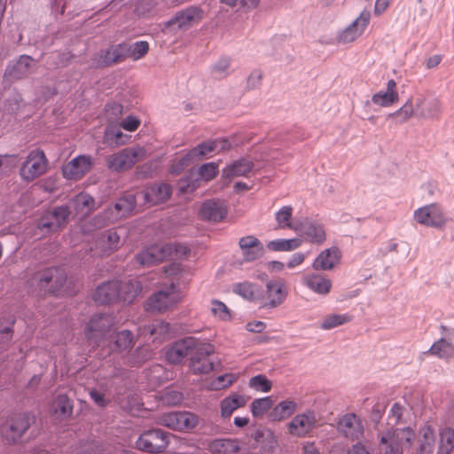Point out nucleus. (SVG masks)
<instances>
[{
    "mask_svg": "<svg viewBox=\"0 0 454 454\" xmlns=\"http://www.w3.org/2000/svg\"><path fill=\"white\" fill-rule=\"evenodd\" d=\"M67 281V273L63 268L51 267L37 270L29 279V286L39 291L57 295Z\"/></svg>",
    "mask_w": 454,
    "mask_h": 454,
    "instance_id": "f257e3e1",
    "label": "nucleus"
},
{
    "mask_svg": "<svg viewBox=\"0 0 454 454\" xmlns=\"http://www.w3.org/2000/svg\"><path fill=\"white\" fill-rule=\"evenodd\" d=\"M414 437L410 427L387 429L380 435V454H403V448L410 447Z\"/></svg>",
    "mask_w": 454,
    "mask_h": 454,
    "instance_id": "f03ea898",
    "label": "nucleus"
},
{
    "mask_svg": "<svg viewBox=\"0 0 454 454\" xmlns=\"http://www.w3.org/2000/svg\"><path fill=\"white\" fill-rule=\"evenodd\" d=\"M181 301L177 286L170 284L153 294L145 304V309L151 313H162Z\"/></svg>",
    "mask_w": 454,
    "mask_h": 454,
    "instance_id": "7ed1b4c3",
    "label": "nucleus"
},
{
    "mask_svg": "<svg viewBox=\"0 0 454 454\" xmlns=\"http://www.w3.org/2000/svg\"><path fill=\"white\" fill-rule=\"evenodd\" d=\"M145 150L140 146L126 147L107 157V168L115 172H124L130 169L136 163L142 160Z\"/></svg>",
    "mask_w": 454,
    "mask_h": 454,
    "instance_id": "20e7f679",
    "label": "nucleus"
},
{
    "mask_svg": "<svg viewBox=\"0 0 454 454\" xmlns=\"http://www.w3.org/2000/svg\"><path fill=\"white\" fill-rule=\"evenodd\" d=\"M136 204V195L132 193L125 194L116 201L114 207H107L102 215H97L94 220L101 225H105L106 223H114L126 217L134 210Z\"/></svg>",
    "mask_w": 454,
    "mask_h": 454,
    "instance_id": "39448f33",
    "label": "nucleus"
},
{
    "mask_svg": "<svg viewBox=\"0 0 454 454\" xmlns=\"http://www.w3.org/2000/svg\"><path fill=\"white\" fill-rule=\"evenodd\" d=\"M169 436L168 433L160 428L147 430L138 437L136 446L147 453H161L169 443Z\"/></svg>",
    "mask_w": 454,
    "mask_h": 454,
    "instance_id": "423d86ee",
    "label": "nucleus"
},
{
    "mask_svg": "<svg viewBox=\"0 0 454 454\" xmlns=\"http://www.w3.org/2000/svg\"><path fill=\"white\" fill-rule=\"evenodd\" d=\"M34 422V416L28 413L16 414L2 425L1 434L8 442H16Z\"/></svg>",
    "mask_w": 454,
    "mask_h": 454,
    "instance_id": "0eeeda50",
    "label": "nucleus"
},
{
    "mask_svg": "<svg viewBox=\"0 0 454 454\" xmlns=\"http://www.w3.org/2000/svg\"><path fill=\"white\" fill-rule=\"evenodd\" d=\"M47 167L48 160L44 152L41 149H35L28 153L20 168V174L23 180L33 181L43 175Z\"/></svg>",
    "mask_w": 454,
    "mask_h": 454,
    "instance_id": "6e6552de",
    "label": "nucleus"
},
{
    "mask_svg": "<svg viewBox=\"0 0 454 454\" xmlns=\"http://www.w3.org/2000/svg\"><path fill=\"white\" fill-rule=\"evenodd\" d=\"M209 344H197L190 359V368L194 374H207L214 370L215 359Z\"/></svg>",
    "mask_w": 454,
    "mask_h": 454,
    "instance_id": "1a4fd4ad",
    "label": "nucleus"
},
{
    "mask_svg": "<svg viewBox=\"0 0 454 454\" xmlns=\"http://www.w3.org/2000/svg\"><path fill=\"white\" fill-rule=\"evenodd\" d=\"M157 423L173 430H191L197 426L198 418L189 411H171L159 416Z\"/></svg>",
    "mask_w": 454,
    "mask_h": 454,
    "instance_id": "9d476101",
    "label": "nucleus"
},
{
    "mask_svg": "<svg viewBox=\"0 0 454 454\" xmlns=\"http://www.w3.org/2000/svg\"><path fill=\"white\" fill-rule=\"evenodd\" d=\"M294 231L299 233L302 240L320 246L326 239V232L323 223L317 220L305 218L296 223Z\"/></svg>",
    "mask_w": 454,
    "mask_h": 454,
    "instance_id": "9b49d317",
    "label": "nucleus"
},
{
    "mask_svg": "<svg viewBox=\"0 0 454 454\" xmlns=\"http://www.w3.org/2000/svg\"><path fill=\"white\" fill-rule=\"evenodd\" d=\"M337 431L345 439L355 442L364 437V426L356 414L349 412L338 419Z\"/></svg>",
    "mask_w": 454,
    "mask_h": 454,
    "instance_id": "f8f14e48",
    "label": "nucleus"
},
{
    "mask_svg": "<svg viewBox=\"0 0 454 454\" xmlns=\"http://www.w3.org/2000/svg\"><path fill=\"white\" fill-rule=\"evenodd\" d=\"M414 219L420 224L433 228H442L447 223L442 207L436 203L421 207L414 211Z\"/></svg>",
    "mask_w": 454,
    "mask_h": 454,
    "instance_id": "ddd939ff",
    "label": "nucleus"
},
{
    "mask_svg": "<svg viewBox=\"0 0 454 454\" xmlns=\"http://www.w3.org/2000/svg\"><path fill=\"white\" fill-rule=\"evenodd\" d=\"M129 44L119 43L112 45L106 50L98 52L92 59V65L95 67H106L114 64L122 62L128 58Z\"/></svg>",
    "mask_w": 454,
    "mask_h": 454,
    "instance_id": "4468645a",
    "label": "nucleus"
},
{
    "mask_svg": "<svg viewBox=\"0 0 454 454\" xmlns=\"http://www.w3.org/2000/svg\"><path fill=\"white\" fill-rule=\"evenodd\" d=\"M416 117L438 120L442 112V101L434 95L418 97L415 99Z\"/></svg>",
    "mask_w": 454,
    "mask_h": 454,
    "instance_id": "2eb2a0df",
    "label": "nucleus"
},
{
    "mask_svg": "<svg viewBox=\"0 0 454 454\" xmlns=\"http://www.w3.org/2000/svg\"><path fill=\"white\" fill-rule=\"evenodd\" d=\"M173 254L170 244L153 245L136 255V261L142 266L149 267L161 262Z\"/></svg>",
    "mask_w": 454,
    "mask_h": 454,
    "instance_id": "dca6fc26",
    "label": "nucleus"
},
{
    "mask_svg": "<svg viewBox=\"0 0 454 454\" xmlns=\"http://www.w3.org/2000/svg\"><path fill=\"white\" fill-rule=\"evenodd\" d=\"M124 229H109L100 232L95 240V247L102 254H110L116 251L121 243Z\"/></svg>",
    "mask_w": 454,
    "mask_h": 454,
    "instance_id": "f3484780",
    "label": "nucleus"
},
{
    "mask_svg": "<svg viewBox=\"0 0 454 454\" xmlns=\"http://www.w3.org/2000/svg\"><path fill=\"white\" fill-rule=\"evenodd\" d=\"M70 214V208L67 205L55 207L40 219L38 226L41 229L55 231L67 223Z\"/></svg>",
    "mask_w": 454,
    "mask_h": 454,
    "instance_id": "a211bd4d",
    "label": "nucleus"
},
{
    "mask_svg": "<svg viewBox=\"0 0 454 454\" xmlns=\"http://www.w3.org/2000/svg\"><path fill=\"white\" fill-rule=\"evenodd\" d=\"M371 13L368 11H363L360 15L337 36L340 43H348L356 40L364 31L369 24Z\"/></svg>",
    "mask_w": 454,
    "mask_h": 454,
    "instance_id": "6ab92c4d",
    "label": "nucleus"
},
{
    "mask_svg": "<svg viewBox=\"0 0 454 454\" xmlns=\"http://www.w3.org/2000/svg\"><path fill=\"white\" fill-rule=\"evenodd\" d=\"M198 340L186 337L176 341L166 352V358L171 364H179L188 355H192Z\"/></svg>",
    "mask_w": 454,
    "mask_h": 454,
    "instance_id": "aec40b11",
    "label": "nucleus"
},
{
    "mask_svg": "<svg viewBox=\"0 0 454 454\" xmlns=\"http://www.w3.org/2000/svg\"><path fill=\"white\" fill-rule=\"evenodd\" d=\"M316 414L312 411H307L304 413L294 416L288 426V431L295 436H305L310 433L317 426Z\"/></svg>",
    "mask_w": 454,
    "mask_h": 454,
    "instance_id": "412c9836",
    "label": "nucleus"
},
{
    "mask_svg": "<svg viewBox=\"0 0 454 454\" xmlns=\"http://www.w3.org/2000/svg\"><path fill=\"white\" fill-rule=\"evenodd\" d=\"M92 164L90 156L79 155L63 167V176L67 179L79 180L91 169Z\"/></svg>",
    "mask_w": 454,
    "mask_h": 454,
    "instance_id": "4be33fe9",
    "label": "nucleus"
},
{
    "mask_svg": "<svg viewBox=\"0 0 454 454\" xmlns=\"http://www.w3.org/2000/svg\"><path fill=\"white\" fill-rule=\"evenodd\" d=\"M172 194V186L166 183H158L147 187L144 192H138L137 196L144 199L145 202L150 205H158L167 201Z\"/></svg>",
    "mask_w": 454,
    "mask_h": 454,
    "instance_id": "5701e85b",
    "label": "nucleus"
},
{
    "mask_svg": "<svg viewBox=\"0 0 454 454\" xmlns=\"http://www.w3.org/2000/svg\"><path fill=\"white\" fill-rule=\"evenodd\" d=\"M228 213L226 203L221 200H206L200 207V216L201 219L218 223L223 220Z\"/></svg>",
    "mask_w": 454,
    "mask_h": 454,
    "instance_id": "b1692460",
    "label": "nucleus"
},
{
    "mask_svg": "<svg viewBox=\"0 0 454 454\" xmlns=\"http://www.w3.org/2000/svg\"><path fill=\"white\" fill-rule=\"evenodd\" d=\"M244 262H250L261 258L264 254L262 243L254 236L248 235L239 240Z\"/></svg>",
    "mask_w": 454,
    "mask_h": 454,
    "instance_id": "393cba45",
    "label": "nucleus"
},
{
    "mask_svg": "<svg viewBox=\"0 0 454 454\" xmlns=\"http://www.w3.org/2000/svg\"><path fill=\"white\" fill-rule=\"evenodd\" d=\"M287 296V290L284 280L271 279L266 284V298L268 301L263 307L273 309L284 302Z\"/></svg>",
    "mask_w": 454,
    "mask_h": 454,
    "instance_id": "a878e982",
    "label": "nucleus"
},
{
    "mask_svg": "<svg viewBox=\"0 0 454 454\" xmlns=\"http://www.w3.org/2000/svg\"><path fill=\"white\" fill-rule=\"evenodd\" d=\"M121 282L107 281L98 286L94 294V300L99 304H109L119 301Z\"/></svg>",
    "mask_w": 454,
    "mask_h": 454,
    "instance_id": "bb28decb",
    "label": "nucleus"
},
{
    "mask_svg": "<svg viewBox=\"0 0 454 454\" xmlns=\"http://www.w3.org/2000/svg\"><path fill=\"white\" fill-rule=\"evenodd\" d=\"M113 324V318L109 315H95L85 328V335L89 340H95L109 331Z\"/></svg>",
    "mask_w": 454,
    "mask_h": 454,
    "instance_id": "cd10ccee",
    "label": "nucleus"
},
{
    "mask_svg": "<svg viewBox=\"0 0 454 454\" xmlns=\"http://www.w3.org/2000/svg\"><path fill=\"white\" fill-rule=\"evenodd\" d=\"M341 258V253L339 247H332L326 248L316 257L312 263V268L315 270H331L337 265Z\"/></svg>",
    "mask_w": 454,
    "mask_h": 454,
    "instance_id": "c85d7f7f",
    "label": "nucleus"
},
{
    "mask_svg": "<svg viewBox=\"0 0 454 454\" xmlns=\"http://www.w3.org/2000/svg\"><path fill=\"white\" fill-rule=\"evenodd\" d=\"M201 12L200 8L197 6H190L178 12L166 23V27H169L176 25L178 28H187L193 21H199L201 20Z\"/></svg>",
    "mask_w": 454,
    "mask_h": 454,
    "instance_id": "c756f323",
    "label": "nucleus"
},
{
    "mask_svg": "<svg viewBox=\"0 0 454 454\" xmlns=\"http://www.w3.org/2000/svg\"><path fill=\"white\" fill-rule=\"evenodd\" d=\"M303 284L317 294L326 295L332 289V282L325 276L319 273L306 275L303 278Z\"/></svg>",
    "mask_w": 454,
    "mask_h": 454,
    "instance_id": "7c9ffc66",
    "label": "nucleus"
},
{
    "mask_svg": "<svg viewBox=\"0 0 454 454\" xmlns=\"http://www.w3.org/2000/svg\"><path fill=\"white\" fill-rule=\"evenodd\" d=\"M34 59L28 55H22L13 65L8 66L5 76L11 80H20L29 74Z\"/></svg>",
    "mask_w": 454,
    "mask_h": 454,
    "instance_id": "2f4dec72",
    "label": "nucleus"
},
{
    "mask_svg": "<svg viewBox=\"0 0 454 454\" xmlns=\"http://www.w3.org/2000/svg\"><path fill=\"white\" fill-rule=\"evenodd\" d=\"M254 168V163L247 158H241L223 169V176L226 178L246 176Z\"/></svg>",
    "mask_w": 454,
    "mask_h": 454,
    "instance_id": "473e14b6",
    "label": "nucleus"
},
{
    "mask_svg": "<svg viewBox=\"0 0 454 454\" xmlns=\"http://www.w3.org/2000/svg\"><path fill=\"white\" fill-rule=\"evenodd\" d=\"M427 353L440 359L450 360L454 356V343L441 338L433 343Z\"/></svg>",
    "mask_w": 454,
    "mask_h": 454,
    "instance_id": "72a5a7b5",
    "label": "nucleus"
},
{
    "mask_svg": "<svg viewBox=\"0 0 454 454\" xmlns=\"http://www.w3.org/2000/svg\"><path fill=\"white\" fill-rule=\"evenodd\" d=\"M454 450V428L443 427L439 429V442L436 454H450Z\"/></svg>",
    "mask_w": 454,
    "mask_h": 454,
    "instance_id": "f704fd0d",
    "label": "nucleus"
},
{
    "mask_svg": "<svg viewBox=\"0 0 454 454\" xmlns=\"http://www.w3.org/2000/svg\"><path fill=\"white\" fill-rule=\"evenodd\" d=\"M142 285L137 280L121 282V292L119 300L124 303H131L134 299L142 292Z\"/></svg>",
    "mask_w": 454,
    "mask_h": 454,
    "instance_id": "c9c22d12",
    "label": "nucleus"
},
{
    "mask_svg": "<svg viewBox=\"0 0 454 454\" xmlns=\"http://www.w3.org/2000/svg\"><path fill=\"white\" fill-rule=\"evenodd\" d=\"M130 136L125 135L115 127H106L104 135V142L112 148L125 145Z\"/></svg>",
    "mask_w": 454,
    "mask_h": 454,
    "instance_id": "e433bc0d",
    "label": "nucleus"
},
{
    "mask_svg": "<svg viewBox=\"0 0 454 454\" xmlns=\"http://www.w3.org/2000/svg\"><path fill=\"white\" fill-rule=\"evenodd\" d=\"M296 410V403L285 400L276 405L270 413L271 420L279 421L290 417Z\"/></svg>",
    "mask_w": 454,
    "mask_h": 454,
    "instance_id": "4c0bfd02",
    "label": "nucleus"
},
{
    "mask_svg": "<svg viewBox=\"0 0 454 454\" xmlns=\"http://www.w3.org/2000/svg\"><path fill=\"white\" fill-rule=\"evenodd\" d=\"M210 450L215 454H237L239 446L235 440L217 439L211 442Z\"/></svg>",
    "mask_w": 454,
    "mask_h": 454,
    "instance_id": "58836bf2",
    "label": "nucleus"
},
{
    "mask_svg": "<svg viewBox=\"0 0 454 454\" xmlns=\"http://www.w3.org/2000/svg\"><path fill=\"white\" fill-rule=\"evenodd\" d=\"M422 439L419 444L420 454H432L435 442L434 429L431 425H425L420 429Z\"/></svg>",
    "mask_w": 454,
    "mask_h": 454,
    "instance_id": "ea45409f",
    "label": "nucleus"
},
{
    "mask_svg": "<svg viewBox=\"0 0 454 454\" xmlns=\"http://www.w3.org/2000/svg\"><path fill=\"white\" fill-rule=\"evenodd\" d=\"M245 399L239 395H233L223 398L221 401V415L223 418H229L234 411L245 405Z\"/></svg>",
    "mask_w": 454,
    "mask_h": 454,
    "instance_id": "a19ab883",
    "label": "nucleus"
},
{
    "mask_svg": "<svg viewBox=\"0 0 454 454\" xmlns=\"http://www.w3.org/2000/svg\"><path fill=\"white\" fill-rule=\"evenodd\" d=\"M302 244V239L294 238L290 239H279L271 240L267 244V247L271 251H293L300 247Z\"/></svg>",
    "mask_w": 454,
    "mask_h": 454,
    "instance_id": "79ce46f5",
    "label": "nucleus"
},
{
    "mask_svg": "<svg viewBox=\"0 0 454 454\" xmlns=\"http://www.w3.org/2000/svg\"><path fill=\"white\" fill-rule=\"evenodd\" d=\"M413 116H416V108L411 98L398 110L388 114V118L395 119L398 123H403Z\"/></svg>",
    "mask_w": 454,
    "mask_h": 454,
    "instance_id": "37998d69",
    "label": "nucleus"
},
{
    "mask_svg": "<svg viewBox=\"0 0 454 454\" xmlns=\"http://www.w3.org/2000/svg\"><path fill=\"white\" fill-rule=\"evenodd\" d=\"M15 317L8 315L0 318V343L9 344L13 335V325L15 324Z\"/></svg>",
    "mask_w": 454,
    "mask_h": 454,
    "instance_id": "c03bdc74",
    "label": "nucleus"
},
{
    "mask_svg": "<svg viewBox=\"0 0 454 454\" xmlns=\"http://www.w3.org/2000/svg\"><path fill=\"white\" fill-rule=\"evenodd\" d=\"M53 411L55 414L61 418H68L73 412V404L67 395H59L53 402Z\"/></svg>",
    "mask_w": 454,
    "mask_h": 454,
    "instance_id": "a18cd8bd",
    "label": "nucleus"
},
{
    "mask_svg": "<svg viewBox=\"0 0 454 454\" xmlns=\"http://www.w3.org/2000/svg\"><path fill=\"white\" fill-rule=\"evenodd\" d=\"M352 320V316L349 314H331L326 316L320 325L323 330H330L334 327L342 325Z\"/></svg>",
    "mask_w": 454,
    "mask_h": 454,
    "instance_id": "49530a36",
    "label": "nucleus"
},
{
    "mask_svg": "<svg viewBox=\"0 0 454 454\" xmlns=\"http://www.w3.org/2000/svg\"><path fill=\"white\" fill-rule=\"evenodd\" d=\"M115 349L118 351H124L133 347V334L129 330H122L118 332L114 336Z\"/></svg>",
    "mask_w": 454,
    "mask_h": 454,
    "instance_id": "de8ad7c7",
    "label": "nucleus"
},
{
    "mask_svg": "<svg viewBox=\"0 0 454 454\" xmlns=\"http://www.w3.org/2000/svg\"><path fill=\"white\" fill-rule=\"evenodd\" d=\"M200 178L197 176L194 168L191 169L188 175L180 179L179 188L182 192H192L200 186Z\"/></svg>",
    "mask_w": 454,
    "mask_h": 454,
    "instance_id": "09e8293b",
    "label": "nucleus"
},
{
    "mask_svg": "<svg viewBox=\"0 0 454 454\" xmlns=\"http://www.w3.org/2000/svg\"><path fill=\"white\" fill-rule=\"evenodd\" d=\"M293 215V208L291 206H284L276 213V221L278 227L281 229H292L296 227V223H292L290 222Z\"/></svg>",
    "mask_w": 454,
    "mask_h": 454,
    "instance_id": "8fccbe9b",
    "label": "nucleus"
},
{
    "mask_svg": "<svg viewBox=\"0 0 454 454\" xmlns=\"http://www.w3.org/2000/svg\"><path fill=\"white\" fill-rule=\"evenodd\" d=\"M233 292L246 300L253 301L255 298L257 287L252 283L242 282L233 286Z\"/></svg>",
    "mask_w": 454,
    "mask_h": 454,
    "instance_id": "3c124183",
    "label": "nucleus"
},
{
    "mask_svg": "<svg viewBox=\"0 0 454 454\" xmlns=\"http://www.w3.org/2000/svg\"><path fill=\"white\" fill-rule=\"evenodd\" d=\"M195 171L200 180L210 181L218 174V164L215 162L204 163Z\"/></svg>",
    "mask_w": 454,
    "mask_h": 454,
    "instance_id": "603ef678",
    "label": "nucleus"
},
{
    "mask_svg": "<svg viewBox=\"0 0 454 454\" xmlns=\"http://www.w3.org/2000/svg\"><path fill=\"white\" fill-rule=\"evenodd\" d=\"M72 59L70 52L54 51L47 59V64L52 68L65 67Z\"/></svg>",
    "mask_w": 454,
    "mask_h": 454,
    "instance_id": "864d4df0",
    "label": "nucleus"
},
{
    "mask_svg": "<svg viewBox=\"0 0 454 454\" xmlns=\"http://www.w3.org/2000/svg\"><path fill=\"white\" fill-rule=\"evenodd\" d=\"M72 203L74 205L76 210H86V212H90L93 209L95 200L89 194L80 193L73 199Z\"/></svg>",
    "mask_w": 454,
    "mask_h": 454,
    "instance_id": "5fc2aeb1",
    "label": "nucleus"
},
{
    "mask_svg": "<svg viewBox=\"0 0 454 454\" xmlns=\"http://www.w3.org/2000/svg\"><path fill=\"white\" fill-rule=\"evenodd\" d=\"M272 406V401L270 397H263L260 399H255L251 403V411L254 417L262 416L267 411H269Z\"/></svg>",
    "mask_w": 454,
    "mask_h": 454,
    "instance_id": "6e6d98bb",
    "label": "nucleus"
},
{
    "mask_svg": "<svg viewBox=\"0 0 454 454\" xmlns=\"http://www.w3.org/2000/svg\"><path fill=\"white\" fill-rule=\"evenodd\" d=\"M217 150V140H208L199 144L197 146L192 148V153L196 154L197 159L201 160L208 153Z\"/></svg>",
    "mask_w": 454,
    "mask_h": 454,
    "instance_id": "4d7b16f0",
    "label": "nucleus"
},
{
    "mask_svg": "<svg viewBox=\"0 0 454 454\" xmlns=\"http://www.w3.org/2000/svg\"><path fill=\"white\" fill-rule=\"evenodd\" d=\"M149 51V44L145 41L136 42L133 45H129L128 58L134 60L142 59Z\"/></svg>",
    "mask_w": 454,
    "mask_h": 454,
    "instance_id": "13d9d810",
    "label": "nucleus"
},
{
    "mask_svg": "<svg viewBox=\"0 0 454 454\" xmlns=\"http://www.w3.org/2000/svg\"><path fill=\"white\" fill-rule=\"evenodd\" d=\"M398 99L395 98V94H389L386 91H379L375 93L372 98V102L377 106L382 107H387L392 106L394 103L397 102Z\"/></svg>",
    "mask_w": 454,
    "mask_h": 454,
    "instance_id": "bf43d9fd",
    "label": "nucleus"
},
{
    "mask_svg": "<svg viewBox=\"0 0 454 454\" xmlns=\"http://www.w3.org/2000/svg\"><path fill=\"white\" fill-rule=\"evenodd\" d=\"M249 387L263 393H267L271 389V382L264 375L259 374L250 379Z\"/></svg>",
    "mask_w": 454,
    "mask_h": 454,
    "instance_id": "052dcab7",
    "label": "nucleus"
},
{
    "mask_svg": "<svg viewBox=\"0 0 454 454\" xmlns=\"http://www.w3.org/2000/svg\"><path fill=\"white\" fill-rule=\"evenodd\" d=\"M199 160L197 159L196 154L192 153V149H191L185 155L181 157L178 161L173 166V172L179 173L181 172L184 168L190 166L193 162Z\"/></svg>",
    "mask_w": 454,
    "mask_h": 454,
    "instance_id": "680f3d73",
    "label": "nucleus"
},
{
    "mask_svg": "<svg viewBox=\"0 0 454 454\" xmlns=\"http://www.w3.org/2000/svg\"><path fill=\"white\" fill-rule=\"evenodd\" d=\"M404 411H405V407H403V405H401L398 403H395L389 411V414H388L389 424L395 426V425L401 423L403 421V415Z\"/></svg>",
    "mask_w": 454,
    "mask_h": 454,
    "instance_id": "e2e57ef3",
    "label": "nucleus"
},
{
    "mask_svg": "<svg viewBox=\"0 0 454 454\" xmlns=\"http://www.w3.org/2000/svg\"><path fill=\"white\" fill-rule=\"evenodd\" d=\"M211 311L215 316L221 319L227 320L231 317L227 306L220 301H213L211 303Z\"/></svg>",
    "mask_w": 454,
    "mask_h": 454,
    "instance_id": "0e129e2a",
    "label": "nucleus"
},
{
    "mask_svg": "<svg viewBox=\"0 0 454 454\" xmlns=\"http://www.w3.org/2000/svg\"><path fill=\"white\" fill-rule=\"evenodd\" d=\"M262 78V71L255 69L251 72L247 81V87L248 90H254L261 85Z\"/></svg>",
    "mask_w": 454,
    "mask_h": 454,
    "instance_id": "69168bd1",
    "label": "nucleus"
},
{
    "mask_svg": "<svg viewBox=\"0 0 454 454\" xmlns=\"http://www.w3.org/2000/svg\"><path fill=\"white\" fill-rule=\"evenodd\" d=\"M236 380V376L232 373H227L218 376L215 382V388H224L231 386Z\"/></svg>",
    "mask_w": 454,
    "mask_h": 454,
    "instance_id": "338daca9",
    "label": "nucleus"
},
{
    "mask_svg": "<svg viewBox=\"0 0 454 454\" xmlns=\"http://www.w3.org/2000/svg\"><path fill=\"white\" fill-rule=\"evenodd\" d=\"M347 454H372V452L359 440L355 444L351 445Z\"/></svg>",
    "mask_w": 454,
    "mask_h": 454,
    "instance_id": "774afa93",
    "label": "nucleus"
}]
</instances>
